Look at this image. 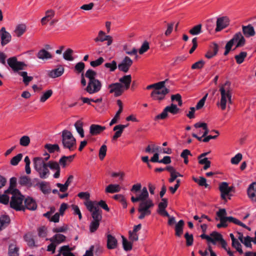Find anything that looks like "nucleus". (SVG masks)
Listing matches in <instances>:
<instances>
[{
    "label": "nucleus",
    "instance_id": "nucleus-3",
    "mask_svg": "<svg viewBox=\"0 0 256 256\" xmlns=\"http://www.w3.org/2000/svg\"><path fill=\"white\" fill-rule=\"evenodd\" d=\"M168 79L164 81L154 83L155 90H154L151 94L150 96L154 100L160 102L165 99L166 96L170 92V90L165 86V84Z\"/></svg>",
    "mask_w": 256,
    "mask_h": 256
},
{
    "label": "nucleus",
    "instance_id": "nucleus-18",
    "mask_svg": "<svg viewBox=\"0 0 256 256\" xmlns=\"http://www.w3.org/2000/svg\"><path fill=\"white\" fill-rule=\"evenodd\" d=\"M108 249L112 250L116 248L118 246V240L116 238L110 234L107 235V244Z\"/></svg>",
    "mask_w": 256,
    "mask_h": 256
},
{
    "label": "nucleus",
    "instance_id": "nucleus-60",
    "mask_svg": "<svg viewBox=\"0 0 256 256\" xmlns=\"http://www.w3.org/2000/svg\"><path fill=\"white\" fill-rule=\"evenodd\" d=\"M104 58L102 57H100L98 59L92 61L90 62V64L92 67H96L101 65L104 62Z\"/></svg>",
    "mask_w": 256,
    "mask_h": 256
},
{
    "label": "nucleus",
    "instance_id": "nucleus-46",
    "mask_svg": "<svg viewBox=\"0 0 256 256\" xmlns=\"http://www.w3.org/2000/svg\"><path fill=\"white\" fill-rule=\"evenodd\" d=\"M60 249L63 256H68L69 254L72 253V251L73 250V248H70L68 245L63 246L60 248Z\"/></svg>",
    "mask_w": 256,
    "mask_h": 256
},
{
    "label": "nucleus",
    "instance_id": "nucleus-43",
    "mask_svg": "<svg viewBox=\"0 0 256 256\" xmlns=\"http://www.w3.org/2000/svg\"><path fill=\"white\" fill-rule=\"evenodd\" d=\"M104 66L106 68H109L110 72L115 71L118 68L117 63L115 60H112L110 62H106Z\"/></svg>",
    "mask_w": 256,
    "mask_h": 256
},
{
    "label": "nucleus",
    "instance_id": "nucleus-50",
    "mask_svg": "<svg viewBox=\"0 0 256 256\" xmlns=\"http://www.w3.org/2000/svg\"><path fill=\"white\" fill-rule=\"evenodd\" d=\"M22 158V154H18L15 156L13 157L10 160V164L12 166H16L19 162L21 160Z\"/></svg>",
    "mask_w": 256,
    "mask_h": 256
},
{
    "label": "nucleus",
    "instance_id": "nucleus-10",
    "mask_svg": "<svg viewBox=\"0 0 256 256\" xmlns=\"http://www.w3.org/2000/svg\"><path fill=\"white\" fill-rule=\"evenodd\" d=\"M102 83L98 79L89 80L85 90L90 94L98 92L102 88Z\"/></svg>",
    "mask_w": 256,
    "mask_h": 256
},
{
    "label": "nucleus",
    "instance_id": "nucleus-31",
    "mask_svg": "<svg viewBox=\"0 0 256 256\" xmlns=\"http://www.w3.org/2000/svg\"><path fill=\"white\" fill-rule=\"evenodd\" d=\"M83 126L84 123L80 120H77L74 124L76 132L78 133L81 138H84V136Z\"/></svg>",
    "mask_w": 256,
    "mask_h": 256
},
{
    "label": "nucleus",
    "instance_id": "nucleus-2",
    "mask_svg": "<svg viewBox=\"0 0 256 256\" xmlns=\"http://www.w3.org/2000/svg\"><path fill=\"white\" fill-rule=\"evenodd\" d=\"M220 91L221 98L220 103H218V104H220L222 110H224L226 108L227 102L228 104H232V89L230 88V82L226 81L220 86Z\"/></svg>",
    "mask_w": 256,
    "mask_h": 256
},
{
    "label": "nucleus",
    "instance_id": "nucleus-54",
    "mask_svg": "<svg viewBox=\"0 0 256 256\" xmlns=\"http://www.w3.org/2000/svg\"><path fill=\"white\" fill-rule=\"evenodd\" d=\"M100 222L92 221L90 225V230L92 233L94 232L100 226Z\"/></svg>",
    "mask_w": 256,
    "mask_h": 256
},
{
    "label": "nucleus",
    "instance_id": "nucleus-39",
    "mask_svg": "<svg viewBox=\"0 0 256 256\" xmlns=\"http://www.w3.org/2000/svg\"><path fill=\"white\" fill-rule=\"evenodd\" d=\"M46 148L50 153H53L55 151L60 152V148L58 144H46L44 146Z\"/></svg>",
    "mask_w": 256,
    "mask_h": 256
},
{
    "label": "nucleus",
    "instance_id": "nucleus-61",
    "mask_svg": "<svg viewBox=\"0 0 256 256\" xmlns=\"http://www.w3.org/2000/svg\"><path fill=\"white\" fill-rule=\"evenodd\" d=\"M242 157V154L240 153H238L234 157L232 158L230 162L232 164H237L241 160Z\"/></svg>",
    "mask_w": 256,
    "mask_h": 256
},
{
    "label": "nucleus",
    "instance_id": "nucleus-41",
    "mask_svg": "<svg viewBox=\"0 0 256 256\" xmlns=\"http://www.w3.org/2000/svg\"><path fill=\"white\" fill-rule=\"evenodd\" d=\"M202 26L201 24H197L190 29L189 32L193 36L198 35L202 32Z\"/></svg>",
    "mask_w": 256,
    "mask_h": 256
},
{
    "label": "nucleus",
    "instance_id": "nucleus-51",
    "mask_svg": "<svg viewBox=\"0 0 256 256\" xmlns=\"http://www.w3.org/2000/svg\"><path fill=\"white\" fill-rule=\"evenodd\" d=\"M46 164L51 170H57L60 169L59 163L56 162L50 161Z\"/></svg>",
    "mask_w": 256,
    "mask_h": 256
},
{
    "label": "nucleus",
    "instance_id": "nucleus-44",
    "mask_svg": "<svg viewBox=\"0 0 256 256\" xmlns=\"http://www.w3.org/2000/svg\"><path fill=\"white\" fill-rule=\"evenodd\" d=\"M113 130L116 131V132L114 133V134L112 138L113 140H116L122 136V134L123 132V130L120 128H119L118 125L114 127Z\"/></svg>",
    "mask_w": 256,
    "mask_h": 256
},
{
    "label": "nucleus",
    "instance_id": "nucleus-56",
    "mask_svg": "<svg viewBox=\"0 0 256 256\" xmlns=\"http://www.w3.org/2000/svg\"><path fill=\"white\" fill-rule=\"evenodd\" d=\"M205 64V62L203 60H200L194 64L192 66V68L193 70L198 69L200 70L202 69Z\"/></svg>",
    "mask_w": 256,
    "mask_h": 256
},
{
    "label": "nucleus",
    "instance_id": "nucleus-8",
    "mask_svg": "<svg viewBox=\"0 0 256 256\" xmlns=\"http://www.w3.org/2000/svg\"><path fill=\"white\" fill-rule=\"evenodd\" d=\"M154 206V203L150 199L143 200L140 202L138 210L140 214L138 216V219L142 220L146 216H150L152 212L150 208Z\"/></svg>",
    "mask_w": 256,
    "mask_h": 256
},
{
    "label": "nucleus",
    "instance_id": "nucleus-16",
    "mask_svg": "<svg viewBox=\"0 0 256 256\" xmlns=\"http://www.w3.org/2000/svg\"><path fill=\"white\" fill-rule=\"evenodd\" d=\"M219 190L221 192L222 198L226 201V196L229 195L232 190V188L230 187L227 182H222L220 184Z\"/></svg>",
    "mask_w": 256,
    "mask_h": 256
},
{
    "label": "nucleus",
    "instance_id": "nucleus-49",
    "mask_svg": "<svg viewBox=\"0 0 256 256\" xmlns=\"http://www.w3.org/2000/svg\"><path fill=\"white\" fill-rule=\"evenodd\" d=\"M96 72L91 69L88 70L85 74L86 77L88 78L89 80L96 79Z\"/></svg>",
    "mask_w": 256,
    "mask_h": 256
},
{
    "label": "nucleus",
    "instance_id": "nucleus-48",
    "mask_svg": "<svg viewBox=\"0 0 256 256\" xmlns=\"http://www.w3.org/2000/svg\"><path fill=\"white\" fill-rule=\"evenodd\" d=\"M52 90H49L44 93L40 98V101L42 102H45L48 98H49L52 94Z\"/></svg>",
    "mask_w": 256,
    "mask_h": 256
},
{
    "label": "nucleus",
    "instance_id": "nucleus-17",
    "mask_svg": "<svg viewBox=\"0 0 256 256\" xmlns=\"http://www.w3.org/2000/svg\"><path fill=\"white\" fill-rule=\"evenodd\" d=\"M119 83L122 84V88L125 90L130 88L132 82L131 75H125L119 79Z\"/></svg>",
    "mask_w": 256,
    "mask_h": 256
},
{
    "label": "nucleus",
    "instance_id": "nucleus-13",
    "mask_svg": "<svg viewBox=\"0 0 256 256\" xmlns=\"http://www.w3.org/2000/svg\"><path fill=\"white\" fill-rule=\"evenodd\" d=\"M232 42V46L236 43V48H240L246 44V40L242 34L240 32L236 33L233 36V38L228 42Z\"/></svg>",
    "mask_w": 256,
    "mask_h": 256
},
{
    "label": "nucleus",
    "instance_id": "nucleus-42",
    "mask_svg": "<svg viewBox=\"0 0 256 256\" xmlns=\"http://www.w3.org/2000/svg\"><path fill=\"white\" fill-rule=\"evenodd\" d=\"M73 50L70 48H68L63 54V58L64 60L69 61H72L74 60V58L72 56L73 53Z\"/></svg>",
    "mask_w": 256,
    "mask_h": 256
},
{
    "label": "nucleus",
    "instance_id": "nucleus-4",
    "mask_svg": "<svg viewBox=\"0 0 256 256\" xmlns=\"http://www.w3.org/2000/svg\"><path fill=\"white\" fill-rule=\"evenodd\" d=\"M62 142L64 148L68 149L70 152L74 150L76 148V139L68 130H64L62 131Z\"/></svg>",
    "mask_w": 256,
    "mask_h": 256
},
{
    "label": "nucleus",
    "instance_id": "nucleus-34",
    "mask_svg": "<svg viewBox=\"0 0 256 256\" xmlns=\"http://www.w3.org/2000/svg\"><path fill=\"white\" fill-rule=\"evenodd\" d=\"M18 184L22 186H28L29 187L32 186L31 180L27 176H22L20 178Z\"/></svg>",
    "mask_w": 256,
    "mask_h": 256
},
{
    "label": "nucleus",
    "instance_id": "nucleus-11",
    "mask_svg": "<svg viewBox=\"0 0 256 256\" xmlns=\"http://www.w3.org/2000/svg\"><path fill=\"white\" fill-rule=\"evenodd\" d=\"M110 94H114L116 97L121 96L124 90L122 88V84L119 82L111 84L108 86Z\"/></svg>",
    "mask_w": 256,
    "mask_h": 256
},
{
    "label": "nucleus",
    "instance_id": "nucleus-5",
    "mask_svg": "<svg viewBox=\"0 0 256 256\" xmlns=\"http://www.w3.org/2000/svg\"><path fill=\"white\" fill-rule=\"evenodd\" d=\"M14 194H12L10 201V206L16 211H24L26 208L24 206L22 205L24 196H22L18 190H15L13 191Z\"/></svg>",
    "mask_w": 256,
    "mask_h": 256
},
{
    "label": "nucleus",
    "instance_id": "nucleus-9",
    "mask_svg": "<svg viewBox=\"0 0 256 256\" xmlns=\"http://www.w3.org/2000/svg\"><path fill=\"white\" fill-rule=\"evenodd\" d=\"M180 108L177 107L176 104H172L170 106H166L160 114L157 115L155 117L154 120H164L168 116V112L176 114L178 112Z\"/></svg>",
    "mask_w": 256,
    "mask_h": 256
},
{
    "label": "nucleus",
    "instance_id": "nucleus-24",
    "mask_svg": "<svg viewBox=\"0 0 256 256\" xmlns=\"http://www.w3.org/2000/svg\"><path fill=\"white\" fill-rule=\"evenodd\" d=\"M37 57L40 60H48L52 58V56L50 52L45 49H42L38 51L37 54Z\"/></svg>",
    "mask_w": 256,
    "mask_h": 256
},
{
    "label": "nucleus",
    "instance_id": "nucleus-19",
    "mask_svg": "<svg viewBox=\"0 0 256 256\" xmlns=\"http://www.w3.org/2000/svg\"><path fill=\"white\" fill-rule=\"evenodd\" d=\"M106 130V127L98 124H92L90 127V133L92 136L100 134Z\"/></svg>",
    "mask_w": 256,
    "mask_h": 256
},
{
    "label": "nucleus",
    "instance_id": "nucleus-7",
    "mask_svg": "<svg viewBox=\"0 0 256 256\" xmlns=\"http://www.w3.org/2000/svg\"><path fill=\"white\" fill-rule=\"evenodd\" d=\"M226 212L224 208L220 209L216 212V220H220V223L217 224L218 228H226L228 226L227 222H232L236 224H238L239 220L232 216H226Z\"/></svg>",
    "mask_w": 256,
    "mask_h": 256
},
{
    "label": "nucleus",
    "instance_id": "nucleus-38",
    "mask_svg": "<svg viewBox=\"0 0 256 256\" xmlns=\"http://www.w3.org/2000/svg\"><path fill=\"white\" fill-rule=\"evenodd\" d=\"M122 246L124 250L126 251L130 250L132 249V242H128L123 236H122Z\"/></svg>",
    "mask_w": 256,
    "mask_h": 256
},
{
    "label": "nucleus",
    "instance_id": "nucleus-26",
    "mask_svg": "<svg viewBox=\"0 0 256 256\" xmlns=\"http://www.w3.org/2000/svg\"><path fill=\"white\" fill-rule=\"evenodd\" d=\"M218 45L214 43L213 44V46L211 47L210 50L207 52V53L205 54V56L206 58L210 59V58H212L213 56H215L217 54V53L218 52Z\"/></svg>",
    "mask_w": 256,
    "mask_h": 256
},
{
    "label": "nucleus",
    "instance_id": "nucleus-63",
    "mask_svg": "<svg viewBox=\"0 0 256 256\" xmlns=\"http://www.w3.org/2000/svg\"><path fill=\"white\" fill-rule=\"evenodd\" d=\"M208 96V94H206L201 100H199V102L197 103L196 108V110H200L201 108H202L205 103L206 100V98Z\"/></svg>",
    "mask_w": 256,
    "mask_h": 256
},
{
    "label": "nucleus",
    "instance_id": "nucleus-23",
    "mask_svg": "<svg viewBox=\"0 0 256 256\" xmlns=\"http://www.w3.org/2000/svg\"><path fill=\"white\" fill-rule=\"evenodd\" d=\"M247 193L248 197L253 201L256 198V182L252 183L248 186Z\"/></svg>",
    "mask_w": 256,
    "mask_h": 256
},
{
    "label": "nucleus",
    "instance_id": "nucleus-35",
    "mask_svg": "<svg viewBox=\"0 0 256 256\" xmlns=\"http://www.w3.org/2000/svg\"><path fill=\"white\" fill-rule=\"evenodd\" d=\"M26 30V26L24 24H20L16 26L14 32L17 36L20 37L22 35Z\"/></svg>",
    "mask_w": 256,
    "mask_h": 256
},
{
    "label": "nucleus",
    "instance_id": "nucleus-20",
    "mask_svg": "<svg viewBox=\"0 0 256 256\" xmlns=\"http://www.w3.org/2000/svg\"><path fill=\"white\" fill-rule=\"evenodd\" d=\"M24 207L30 210H34L37 208V204L32 198L30 197H28L24 200Z\"/></svg>",
    "mask_w": 256,
    "mask_h": 256
},
{
    "label": "nucleus",
    "instance_id": "nucleus-21",
    "mask_svg": "<svg viewBox=\"0 0 256 256\" xmlns=\"http://www.w3.org/2000/svg\"><path fill=\"white\" fill-rule=\"evenodd\" d=\"M242 30L244 34L247 38L253 36L256 34L254 27L250 24L246 26H242Z\"/></svg>",
    "mask_w": 256,
    "mask_h": 256
},
{
    "label": "nucleus",
    "instance_id": "nucleus-55",
    "mask_svg": "<svg viewBox=\"0 0 256 256\" xmlns=\"http://www.w3.org/2000/svg\"><path fill=\"white\" fill-rule=\"evenodd\" d=\"M232 245L240 254H243V250L242 249V246L238 240L232 242Z\"/></svg>",
    "mask_w": 256,
    "mask_h": 256
},
{
    "label": "nucleus",
    "instance_id": "nucleus-47",
    "mask_svg": "<svg viewBox=\"0 0 256 256\" xmlns=\"http://www.w3.org/2000/svg\"><path fill=\"white\" fill-rule=\"evenodd\" d=\"M30 138L28 136H22L20 140V144L22 146H27L30 143Z\"/></svg>",
    "mask_w": 256,
    "mask_h": 256
},
{
    "label": "nucleus",
    "instance_id": "nucleus-29",
    "mask_svg": "<svg viewBox=\"0 0 256 256\" xmlns=\"http://www.w3.org/2000/svg\"><path fill=\"white\" fill-rule=\"evenodd\" d=\"M66 237L62 234H56L52 238L48 239L52 242L56 243V244H60L66 240Z\"/></svg>",
    "mask_w": 256,
    "mask_h": 256
},
{
    "label": "nucleus",
    "instance_id": "nucleus-33",
    "mask_svg": "<svg viewBox=\"0 0 256 256\" xmlns=\"http://www.w3.org/2000/svg\"><path fill=\"white\" fill-rule=\"evenodd\" d=\"M17 180L15 177H12L10 179V186L8 190H5V194H14L13 191L15 190H17L16 188V184Z\"/></svg>",
    "mask_w": 256,
    "mask_h": 256
},
{
    "label": "nucleus",
    "instance_id": "nucleus-53",
    "mask_svg": "<svg viewBox=\"0 0 256 256\" xmlns=\"http://www.w3.org/2000/svg\"><path fill=\"white\" fill-rule=\"evenodd\" d=\"M192 155L190 152L187 149L183 150L180 154V156L184 159V163L188 164V156Z\"/></svg>",
    "mask_w": 256,
    "mask_h": 256
},
{
    "label": "nucleus",
    "instance_id": "nucleus-32",
    "mask_svg": "<svg viewBox=\"0 0 256 256\" xmlns=\"http://www.w3.org/2000/svg\"><path fill=\"white\" fill-rule=\"evenodd\" d=\"M92 216V221L100 222L102 220V210L98 208L94 211L91 212Z\"/></svg>",
    "mask_w": 256,
    "mask_h": 256
},
{
    "label": "nucleus",
    "instance_id": "nucleus-45",
    "mask_svg": "<svg viewBox=\"0 0 256 256\" xmlns=\"http://www.w3.org/2000/svg\"><path fill=\"white\" fill-rule=\"evenodd\" d=\"M108 38H110L109 36L105 35V33L103 31L100 30L98 32V37L94 38V41L96 42H102L106 40Z\"/></svg>",
    "mask_w": 256,
    "mask_h": 256
},
{
    "label": "nucleus",
    "instance_id": "nucleus-37",
    "mask_svg": "<svg viewBox=\"0 0 256 256\" xmlns=\"http://www.w3.org/2000/svg\"><path fill=\"white\" fill-rule=\"evenodd\" d=\"M18 248L14 244H11L9 246L8 254L10 256H18Z\"/></svg>",
    "mask_w": 256,
    "mask_h": 256
},
{
    "label": "nucleus",
    "instance_id": "nucleus-59",
    "mask_svg": "<svg viewBox=\"0 0 256 256\" xmlns=\"http://www.w3.org/2000/svg\"><path fill=\"white\" fill-rule=\"evenodd\" d=\"M210 236L212 238V239L214 240L215 244H216V242H220L222 238V235L216 232H212L210 234Z\"/></svg>",
    "mask_w": 256,
    "mask_h": 256
},
{
    "label": "nucleus",
    "instance_id": "nucleus-25",
    "mask_svg": "<svg viewBox=\"0 0 256 256\" xmlns=\"http://www.w3.org/2000/svg\"><path fill=\"white\" fill-rule=\"evenodd\" d=\"M10 221L9 216L7 215H2L0 216V231L5 228Z\"/></svg>",
    "mask_w": 256,
    "mask_h": 256
},
{
    "label": "nucleus",
    "instance_id": "nucleus-1",
    "mask_svg": "<svg viewBox=\"0 0 256 256\" xmlns=\"http://www.w3.org/2000/svg\"><path fill=\"white\" fill-rule=\"evenodd\" d=\"M8 64L12 68L14 72H18V74L23 78V82L26 86H28L30 82L33 80V77L28 76L26 72H19L24 69L26 66L23 62L18 61L16 56L11 57L7 60Z\"/></svg>",
    "mask_w": 256,
    "mask_h": 256
},
{
    "label": "nucleus",
    "instance_id": "nucleus-52",
    "mask_svg": "<svg viewBox=\"0 0 256 256\" xmlns=\"http://www.w3.org/2000/svg\"><path fill=\"white\" fill-rule=\"evenodd\" d=\"M107 147L106 145L103 144L99 150V158L100 160H104L106 156Z\"/></svg>",
    "mask_w": 256,
    "mask_h": 256
},
{
    "label": "nucleus",
    "instance_id": "nucleus-58",
    "mask_svg": "<svg viewBox=\"0 0 256 256\" xmlns=\"http://www.w3.org/2000/svg\"><path fill=\"white\" fill-rule=\"evenodd\" d=\"M184 238L186 240V244L187 246H190L193 244L194 238L192 234H190L188 232H186L184 234Z\"/></svg>",
    "mask_w": 256,
    "mask_h": 256
},
{
    "label": "nucleus",
    "instance_id": "nucleus-40",
    "mask_svg": "<svg viewBox=\"0 0 256 256\" xmlns=\"http://www.w3.org/2000/svg\"><path fill=\"white\" fill-rule=\"evenodd\" d=\"M247 56V52H242L240 54L236 55L234 58L236 60L237 64H240L242 63L244 60V58Z\"/></svg>",
    "mask_w": 256,
    "mask_h": 256
},
{
    "label": "nucleus",
    "instance_id": "nucleus-30",
    "mask_svg": "<svg viewBox=\"0 0 256 256\" xmlns=\"http://www.w3.org/2000/svg\"><path fill=\"white\" fill-rule=\"evenodd\" d=\"M184 224V222L183 220H180L175 226L176 236H180L183 233V228Z\"/></svg>",
    "mask_w": 256,
    "mask_h": 256
},
{
    "label": "nucleus",
    "instance_id": "nucleus-27",
    "mask_svg": "<svg viewBox=\"0 0 256 256\" xmlns=\"http://www.w3.org/2000/svg\"><path fill=\"white\" fill-rule=\"evenodd\" d=\"M120 190V186L119 184H110L108 185L106 189L105 192L106 193L113 194L118 192Z\"/></svg>",
    "mask_w": 256,
    "mask_h": 256
},
{
    "label": "nucleus",
    "instance_id": "nucleus-15",
    "mask_svg": "<svg viewBox=\"0 0 256 256\" xmlns=\"http://www.w3.org/2000/svg\"><path fill=\"white\" fill-rule=\"evenodd\" d=\"M229 24V19L226 16L218 18L216 20V32H220L226 28Z\"/></svg>",
    "mask_w": 256,
    "mask_h": 256
},
{
    "label": "nucleus",
    "instance_id": "nucleus-57",
    "mask_svg": "<svg viewBox=\"0 0 256 256\" xmlns=\"http://www.w3.org/2000/svg\"><path fill=\"white\" fill-rule=\"evenodd\" d=\"M252 240V238H250V236H246L245 237L244 240L241 242L246 247L252 248V244L251 242Z\"/></svg>",
    "mask_w": 256,
    "mask_h": 256
},
{
    "label": "nucleus",
    "instance_id": "nucleus-22",
    "mask_svg": "<svg viewBox=\"0 0 256 256\" xmlns=\"http://www.w3.org/2000/svg\"><path fill=\"white\" fill-rule=\"evenodd\" d=\"M64 72V67L60 65L58 68L49 72L48 76L52 78H56L61 76Z\"/></svg>",
    "mask_w": 256,
    "mask_h": 256
},
{
    "label": "nucleus",
    "instance_id": "nucleus-28",
    "mask_svg": "<svg viewBox=\"0 0 256 256\" xmlns=\"http://www.w3.org/2000/svg\"><path fill=\"white\" fill-rule=\"evenodd\" d=\"M40 190L44 194H48L50 192L51 188L48 182H42L39 184Z\"/></svg>",
    "mask_w": 256,
    "mask_h": 256
},
{
    "label": "nucleus",
    "instance_id": "nucleus-14",
    "mask_svg": "<svg viewBox=\"0 0 256 256\" xmlns=\"http://www.w3.org/2000/svg\"><path fill=\"white\" fill-rule=\"evenodd\" d=\"M0 36L1 40V44L4 46L9 43L12 39L11 34L6 30L4 27H2L0 29Z\"/></svg>",
    "mask_w": 256,
    "mask_h": 256
},
{
    "label": "nucleus",
    "instance_id": "nucleus-36",
    "mask_svg": "<svg viewBox=\"0 0 256 256\" xmlns=\"http://www.w3.org/2000/svg\"><path fill=\"white\" fill-rule=\"evenodd\" d=\"M137 197L138 198L140 202L148 200V193L146 188L144 187L142 189L141 193L138 194Z\"/></svg>",
    "mask_w": 256,
    "mask_h": 256
},
{
    "label": "nucleus",
    "instance_id": "nucleus-64",
    "mask_svg": "<svg viewBox=\"0 0 256 256\" xmlns=\"http://www.w3.org/2000/svg\"><path fill=\"white\" fill-rule=\"evenodd\" d=\"M150 48L149 44L147 42H144L140 48L139 50L140 54H143L146 52Z\"/></svg>",
    "mask_w": 256,
    "mask_h": 256
},
{
    "label": "nucleus",
    "instance_id": "nucleus-6",
    "mask_svg": "<svg viewBox=\"0 0 256 256\" xmlns=\"http://www.w3.org/2000/svg\"><path fill=\"white\" fill-rule=\"evenodd\" d=\"M34 168L38 172L41 178H46L50 174V171L46 162H44L42 158L36 157L34 159Z\"/></svg>",
    "mask_w": 256,
    "mask_h": 256
},
{
    "label": "nucleus",
    "instance_id": "nucleus-62",
    "mask_svg": "<svg viewBox=\"0 0 256 256\" xmlns=\"http://www.w3.org/2000/svg\"><path fill=\"white\" fill-rule=\"evenodd\" d=\"M85 205L87 208V209L92 212L94 211V210H96L99 208L98 206H96L94 205L93 203L91 201H89L85 203Z\"/></svg>",
    "mask_w": 256,
    "mask_h": 256
},
{
    "label": "nucleus",
    "instance_id": "nucleus-12",
    "mask_svg": "<svg viewBox=\"0 0 256 256\" xmlns=\"http://www.w3.org/2000/svg\"><path fill=\"white\" fill-rule=\"evenodd\" d=\"M133 63L132 60L128 56H125L122 62L118 65V70L124 72H127Z\"/></svg>",
    "mask_w": 256,
    "mask_h": 256
}]
</instances>
